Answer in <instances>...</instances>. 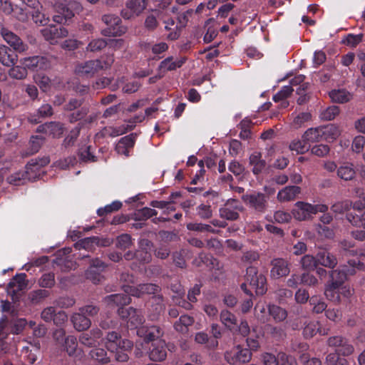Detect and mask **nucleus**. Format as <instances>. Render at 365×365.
I'll return each instance as SVG.
<instances>
[{
    "instance_id": "b1692460",
    "label": "nucleus",
    "mask_w": 365,
    "mask_h": 365,
    "mask_svg": "<svg viewBox=\"0 0 365 365\" xmlns=\"http://www.w3.org/2000/svg\"><path fill=\"white\" fill-rule=\"evenodd\" d=\"M102 337V331L99 329H93L89 333H83L79 336V341L87 346H96L100 344Z\"/></svg>"
},
{
    "instance_id": "7c9ffc66",
    "label": "nucleus",
    "mask_w": 365,
    "mask_h": 365,
    "mask_svg": "<svg viewBox=\"0 0 365 365\" xmlns=\"http://www.w3.org/2000/svg\"><path fill=\"white\" fill-rule=\"evenodd\" d=\"M337 176L345 181L351 180L356 175L354 166L351 163H343L336 170Z\"/></svg>"
},
{
    "instance_id": "de8ad7c7",
    "label": "nucleus",
    "mask_w": 365,
    "mask_h": 365,
    "mask_svg": "<svg viewBox=\"0 0 365 365\" xmlns=\"http://www.w3.org/2000/svg\"><path fill=\"white\" fill-rule=\"evenodd\" d=\"M11 67L9 71V75L11 78L17 80H22L26 78L28 72L25 66L21 64V66L14 65Z\"/></svg>"
},
{
    "instance_id": "5fc2aeb1",
    "label": "nucleus",
    "mask_w": 365,
    "mask_h": 365,
    "mask_svg": "<svg viewBox=\"0 0 365 365\" xmlns=\"http://www.w3.org/2000/svg\"><path fill=\"white\" fill-rule=\"evenodd\" d=\"M89 108L87 106L80 107L78 110L73 111L68 115L70 123H75L78 120H83V118L88 114Z\"/></svg>"
},
{
    "instance_id": "0e129e2a",
    "label": "nucleus",
    "mask_w": 365,
    "mask_h": 365,
    "mask_svg": "<svg viewBox=\"0 0 365 365\" xmlns=\"http://www.w3.org/2000/svg\"><path fill=\"white\" fill-rule=\"evenodd\" d=\"M73 16L74 14L73 11H71L69 8H63L62 13H61L59 15L53 16V19L54 21L58 24H65Z\"/></svg>"
},
{
    "instance_id": "603ef678",
    "label": "nucleus",
    "mask_w": 365,
    "mask_h": 365,
    "mask_svg": "<svg viewBox=\"0 0 365 365\" xmlns=\"http://www.w3.org/2000/svg\"><path fill=\"white\" fill-rule=\"evenodd\" d=\"M122 207V202L120 201H113L111 204L101 207L97 210V214L100 217H103L108 213L118 211Z\"/></svg>"
},
{
    "instance_id": "a19ab883",
    "label": "nucleus",
    "mask_w": 365,
    "mask_h": 365,
    "mask_svg": "<svg viewBox=\"0 0 365 365\" xmlns=\"http://www.w3.org/2000/svg\"><path fill=\"white\" fill-rule=\"evenodd\" d=\"M321 127L309 128L303 135L304 141L314 143L322 140Z\"/></svg>"
},
{
    "instance_id": "49530a36",
    "label": "nucleus",
    "mask_w": 365,
    "mask_h": 365,
    "mask_svg": "<svg viewBox=\"0 0 365 365\" xmlns=\"http://www.w3.org/2000/svg\"><path fill=\"white\" fill-rule=\"evenodd\" d=\"M195 340L197 343L201 344L207 343V346L210 349H215L218 346L217 340H216V339L209 340L207 334L204 332L197 333L195 334Z\"/></svg>"
},
{
    "instance_id": "774afa93",
    "label": "nucleus",
    "mask_w": 365,
    "mask_h": 365,
    "mask_svg": "<svg viewBox=\"0 0 365 365\" xmlns=\"http://www.w3.org/2000/svg\"><path fill=\"white\" fill-rule=\"evenodd\" d=\"M338 352L329 353L326 359L327 365H346V360L339 358Z\"/></svg>"
},
{
    "instance_id": "f8f14e48",
    "label": "nucleus",
    "mask_w": 365,
    "mask_h": 365,
    "mask_svg": "<svg viewBox=\"0 0 365 365\" xmlns=\"http://www.w3.org/2000/svg\"><path fill=\"white\" fill-rule=\"evenodd\" d=\"M0 34L4 41L16 52L21 53L28 50V45L17 34L8 29L2 27Z\"/></svg>"
},
{
    "instance_id": "bf43d9fd",
    "label": "nucleus",
    "mask_w": 365,
    "mask_h": 365,
    "mask_svg": "<svg viewBox=\"0 0 365 365\" xmlns=\"http://www.w3.org/2000/svg\"><path fill=\"white\" fill-rule=\"evenodd\" d=\"M48 135L53 138H60L64 133L63 125L58 122H49Z\"/></svg>"
},
{
    "instance_id": "13d9d810",
    "label": "nucleus",
    "mask_w": 365,
    "mask_h": 365,
    "mask_svg": "<svg viewBox=\"0 0 365 365\" xmlns=\"http://www.w3.org/2000/svg\"><path fill=\"white\" fill-rule=\"evenodd\" d=\"M339 113V108L336 106H331L321 112L320 117L324 120H331Z\"/></svg>"
},
{
    "instance_id": "c03bdc74",
    "label": "nucleus",
    "mask_w": 365,
    "mask_h": 365,
    "mask_svg": "<svg viewBox=\"0 0 365 365\" xmlns=\"http://www.w3.org/2000/svg\"><path fill=\"white\" fill-rule=\"evenodd\" d=\"M193 319L187 315H182L179 320L175 323V329L179 332H186L187 327L192 325Z\"/></svg>"
},
{
    "instance_id": "ea45409f",
    "label": "nucleus",
    "mask_w": 365,
    "mask_h": 365,
    "mask_svg": "<svg viewBox=\"0 0 365 365\" xmlns=\"http://www.w3.org/2000/svg\"><path fill=\"white\" fill-rule=\"evenodd\" d=\"M220 320L222 323L230 330H233L237 327V319L235 316L227 310L222 311L220 314Z\"/></svg>"
},
{
    "instance_id": "f03ea898",
    "label": "nucleus",
    "mask_w": 365,
    "mask_h": 365,
    "mask_svg": "<svg viewBox=\"0 0 365 365\" xmlns=\"http://www.w3.org/2000/svg\"><path fill=\"white\" fill-rule=\"evenodd\" d=\"M118 313L123 319H126L127 325L130 329H137V334L144 339L149 340L153 339L155 331H158L156 327H148L144 326V317L140 310L133 309L132 307H120Z\"/></svg>"
},
{
    "instance_id": "f257e3e1",
    "label": "nucleus",
    "mask_w": 365,
    "mask_h": 365,
    "mask_svg": "<svg viewBox=\"0 0 365 365\" xmlns=\"http://www.w3.org/2000/svg\"><path fill=\"white\" fill-rule=\"evenodd\" d=\"M347 273L354 274V269L346 270L344 266L341 269H332L329 272V279L324 285L325 297H334L335 294L338 297H349L354 294V289L349 285H344Z\"/></svg>"
},
{
    "instance_id": "412c9836",
    "label": "nucleus",
    "mask_w": 365,
    "mask_h": 365,
    "mask_svg": "<svg viewBox=\"0 0 365 365\" xmlns=\"http://www.w3.org/2000/svg\"><path fill=\"white\" fill-rule=\"evenodd\" d=\"M18 61V55L15 51L10 47L1 45L0 46V63L6 67H11Z\"/></svg>"
},
{
    "instance_id": "7ed1b4c3",
    "label": "nucleus",
    "mask_w": 365,
    "mask_h": 365,
    "mask_svg": "<svg viewBox=\"0 0 365 365\" xmlns=\"http://www.w3.org/2000/svg\"><path fill=\"white\" fill-rule=\"evenodd\" d=\"M246 282L241 284V289L245 294L254 296H262L267 291V280L264 274H259L257 267L250 266L246 269L245 274Z\"/></svg>"
},
{
    "instance_id": "4d7b16f0",
    "label": "nucleus",
    "mask_w": 365,
    "mask_h": 365,
    "mask_svg": "<svg viewBox=\"0 0 365 365\" xmlns=\"http://www.w3.org/2000/svg\"><path fill=\"white\" fill-rule=\"evenodd\" d=\"M363 36L362 34L356 35L349 34L342 39L341 42L351 48H354L362 41Z\"/></svg>"
},
{
    "instance_id": "6e6d98bb",
    "label": "nucleus",
    "mask_w": 365,
    "mask_h": 365,
    "mask_svg": "<svg viewBox=\"0 0 365 365\" xmlns=\"http://www.w3.org/2000/svg\"><path fill=\"white\" fill-rule=\"evenodd\" d=\"M108 42L103 38L93 39L87 46L86 50L91 52H98L106 48Z\"/></svg>"
},
{
    "instance_id": "9d476101",
    "label": "nucleus",
    "mask_w": 365,
    "mask_h": 365,
    "mask_svg": "<svg viewBox=\"0 0 365 365\" xmlns=\"http://www.w3.org/2000/svg\"><path fill=\"white\" fill-rule=\"evenodd\" d=\"M102 21L108 28L103 29L101 34L105 36H120L126 31V28L121 26L120 19L114 14H105L102 16Z\"/></svg>"
},
{
    "instance_id": "680f3d73",
    "label": "nucleus",
    "mask_w": 365,
    "mask_h": 365,
    "mask_svg": "<svg viewBox=\"0 0 365 365\" xmlns=\"http://www.w3.org/2000/svg\"><path fill=\"white\" fill-rule=\"evenodd\" d=\"M80 130V126H76L72 129L70 133L63 140V145L66 148L73 145L79 135Z\"/></svg>"
},
{
    "instance_id": "0eeeda50",
    "label": "nucleus",
    "mask_w": 365,
    "mask_h": 365,
    "mask_svg": "<svg viewBox=\"0 0 365 365\" xmlns=\"http://www.w3.org/2000/svg\"><path fill=\"white\" fill-rule=\"evenodd\" d=\"M328 206L324 204L312 205L304 202H297L292 211L294 218L299 221L309 220L317 212H325Z\"/></svg>"
},
{
    "instance_id": "e433bc0d",
    "label": "nucleus",
    "mask_w": 365,
    "mask_h": 365,
    "mask_svg": "<svg viewBox=\"0 0 365 365\" xmlns=\"http://www.w3.org/2000/svg\"><path fill=\"white\" fill-rule=\"evenodd\" d=\"M304 324L305 327L304 328L303 334L306 337H312L318 331L322 335L327 334L324 329H320L319 324L317 322L312 321L309 322L308 323L306 322Z\"/></svg>"
},
{
    "instance_id": "09e8293b",
    "label": "nucleus",
    "mask_w": 365,
    "mask_h": 365,
    "mask_svg": "<svg viewBox=\"0 0 365 365\" xmlns=\"http://www.w3.org/2000/svg\"><path fill=\"white\" fill-rule=\"evenodd\" d=\"M91 149V147L90 145L79 149L78 156L81 161L83 163H92L97 160L96 156L92 153Z\"/></svg>"
},
{
    "instance_id": "4be33fe9",
    "label": "nucleus",
    "mask_w": 365,
    "mask_h": 365,
    "mask_svg": "<svg viewBox=\"0 0 365 365\" xmlns=\"http://www.w3.org/2000/svg\"><path fill=\"white\" fill-rule=\"evenodd\" d=\"M300 192L301 187L299 186H286L278 192L277 199L280 202L294 201Z\"/></svg>"
},
{
    "instance_id": "5701e85b",
    "label": "nucleus",
    "mask_w": 365,
    "mask_h": 365,
    "mask_svg": "<svg viewBox=\"0 0 365 365\" xmlns=\"http://www.w3.org/2000/svg\"><path fill=\"white\" fill-rule=\"evenodd\" d=\"M134 128V125H122L118 127L108 126L103 128L98 133L96 134V137H116L125 133L128 130H130Z\"/></svg>"
},
{
    "instance_id": "473e14b6",
    "label": "nucleus",
    "mask_w": 365,
    "mask_h": 365,
    "mask_svg": "<svg viewBox=\"0 0 365 365\" xmlns=\"http://www.w3.org/2000/svg\"><path fill=\"white\" fill-rule=\"evenodd\" d=\"M329 97L334 102L344 103L349 101L352 96L349 91L344 89H338L331 91L329 93Z\"/></svg>"
},
{
    "instance_id": "9b49d317",
    "label": "nucleus",
    "mask_w": 365,
    "mask_h": 365,
    "mask_svg": "<svg viewBox=\"0 0 365 365\" xmlns=\"http://www.w3.org/2000/svg\"><path fill=\"white\" fill-rule=\"evenodd\" d=\"M160 335V331H155L153 339H144L145 343L147 344L149 341H152L150 346L149 357L151 360L155 361H161L167 356V346L165 341L162 339H157Z\"/></svg>"
},
{
    "instance_id": "37998d69",
    "label": "nucleus",
    "mask_w": 365,
    "mask_h": 365,
    "mask_svg": "<svg viewBox=\"0 0 365 365\" xmlns=\"http://www.w3.org/2000/svg\"><path fill=\"white\" fill-rule=\"evenodd\" d=\"M184 62V60L173 61L172 58H167L160 63L159 68L164 72L168 71H173L177 68L181 67Z\"/></svg>"
},
{
    "instance_id": "ddd939ff",
    "label": "nucleus",
    "mask_w": 365,
    "mask_h": 365,
    "mask_svg": "<svg viewBox=\"0 0 365 365\" xmlns=\"http://www.w3.org/2000/svg\"><path fill=\"white\" fill-rule=\"evenodd\" d=\"M123 288L128 297H140V295L145 294H153L160 297L161 290L158 285L152 283L140 284L138 287L124 285Z\"/></svg>"
},
{
    "instance_id": "a211bd4d",
    "label": "nucleus",
    "mask_w": 365,
    "mask_h": 365,
    "mask_svg": "<svg viewBox=\"0 0 365 365\" xmlns=\"http://www.w3.org/2000/svg\"><path fill=\"white\" fill-rule=\"evenodd\" d=\"M328 345L333 348L336 352L344 356H348L354 351V347L346 339L341 336H333L328 339Z\"/></svg>"
},
{
    "instance_id": "4c0bfd02",
    "label": "nucleus",
    "mask_w": 365,
    "mask_h": 365,
    "mask_svg": "<svg viewBox=\"0 0 365 365\" xmlns=\"http://www.w3.org/2000/svg\"><path fill=\"white\" fill-rule=\"evenodd\" d=\"M165 29L169 31L170 33L167 36L168 40L174 41L178 39L180 36V30L178 26L175 25V21L172 19L165 21Z\"/></svg>"
},
{
    "instance_id": "423d86ee",
    "label": "nucleus",
    "mask_w": 365,
    "mask_h": 365,
    "mask_svg": "<svg viewBox=\"0 0 365 365\" xmlns=\"http://www.w3.org/2000/svg\"><path fill=\"white\" fill-rule=\"evenodd\" d=\"M113 62V56L108 55L101 59L89 60L77 63L75 72L80 76L91 78L100 71L110 68Z\"/></svg>"
},
{
    "instance_id": "a18cd8bd",
    "label": "nucleus",
    "mask_w": 365,
    "mask_h": 365,
    "mask_svg": "<svg viewBox=\"0 0 365 365\" xmlns=\"http://www.w3.org/2000/svg\"><path fill=\"white\" fill-rule=\"evenodd\" d=\"M64 349L69 356H74L77 352L78 343L74 336H68L64 340Z\"/></svg>"
},
{
    "instance_id": "58836bf2",
    "label": "nucleus",
    "mask_w": 365,
    "mask_h": 365,
    "mask_svg": "<svg viewBox=\"0 0 365 365\" xmlns=\"http://www.w3.org/2000/svg\"><path fill=\"white\" fill-rule=\"evenodd\" d=\"M252 125V122L248 118H245L240 121L237 127L241 130L240 133V138L242 140H248L251 138L252 133L250 128Z\"/></svg>"
},
{
    "instance_id": "8fccbe9b",
    "label": "nucleus",
    "mask_w": 365,
    "mask_h": 365,
    "mask_svg": "<svg viewBox=\"0 0 365 365\" xmlns=\"http://www.w3.org/2000/svg\"><path fill=\"white\" fill-rule=\"evenodd\" d=\"M45 138L41 136H31L29 141V155L36 153L44 143Z\"/></svg>"
},
{
    "instance_id": "f704fd0d",
    "label": "nucleus",
    "mask_w": 365,
    "mask_h": 365,
    "mask_svg": "<svg viewBox=\"0 0 365 365\" xmlns=\"http://www.w3.org/2000/svg\"><path fill=\"white\" fill-rule=\"evenodd\" d=\"M186 227L188 230L199 232H210L213 234H218L220 232V230L212 228L210 225L204 223L190 222L187 224Z\"/></svg>"
},
{
    "instance_id": "4468645a",
    "label": "nucleus",
    "mask_w": 365,
    "mask_h": 365,
    "mask_svg": "<svg viewBox=\"0 0 365 365\" xmlns=\"http://www.w3.org/2000/svg\"><path fill=\"white\" fill-rule=\"evenodd\" d=\"M243 210V207L238 200L229 199L227 202L220 208L219 215L221 218L234 221L240 217L239 212Z\"/></svg>"
},
{
    "instance_id": "6ab92c4d",
    "label": "nucleus",
    "mask_w": 365,
    "mask_h": 365,
    "mask_svg": "<svg viewBox=\"0 0 365 365\" xmlns=\"http://www.w3.org/2000/svg\"><path fill=\"white\" fill-rule=\"evenodd\" d=\"M20 63L25 66L26 69L37 71L46 69L48 66V59L44 56H34L20 59Z\"/></svg>"
},
{
    "instance_id": "79ce46f5",
    "label": "nucleus",
    "mask_w": 365,
    "mask_h": 365,
    "mask_svg": "<svg viewBox=\"0 0 365 365\" xmlns=\"http://www.w3.org/2000/svg\"><path fill=\"white\" fill-rule=\"evenodd\" d=\"M300 264L304 270L308 272L314 270L318 265L317 256L314 257L311 255H305L301 258Z\"/></svg>"
},
{
    "instance_id": "338daca9",
    "label": "nucleus",
    "mask_w": 365,
    "mask_h": 365,
    "mask_svg": "<svg viewBox=\"0 0 365 365\" xmlns=\"http://www.w3.org/2000/svg\"><path fill=\"white\" fill-rule=\"evenodd\" d=\"M133 244L131 236L128 234H123L118 237L116 247L121 250L129 248Z\"/></svg>"
},
{
    "instance_id": "cd10ccee",
    "label": "nucleus",
    "mask_w": 365,
    "mask_h": 365,
    "mask_svg": "<svg viewBox=\"0 0 365 365\" xmlns=\"http://www.w3.org/2000/svg\"><path fill=\"white\" fill-rule=\"evenodd\" d=\"M20 298H11V301L6 299L1 301V309L4 312H9L12 315H18L21 310Z\"/></svg>"
},
{
    "instance_id": "dca6fc26",
    "label": "nucleus",
    "mask_w": 365,
    "mask_h": 365,
    "mask_svg": "<svg viewBox=\"0 0 365 365\" xmlns=\"http://www.w3.org/2000/svg\"><path fill=\"white\" fill-rule=\"evenodd\" d=\"M106 267L105 264L98 259H93L91 266L86 272V277L91 280L93 284L101 283L105 277L102 272Z\"/></svg>"
},
{
    "instance_id": "e2e57ef3",
    "label": "nucleus",
    "mask_w": 365,
    "mask_h": 365,
    "mask_svg": "<svg viewBox=\"0 0 365 365\" xmlns=\"http://www.w3.org/2000/svg\"><path fill=\"white\" fill-rule=\"evenodd\" d=\"M196 210L197 215L202 220L210 219L212 216V211L210 205L202 203L197 207Z\"/></svg>"
},
{
    "instance_id": "c85d7f7f",
    "label": "nucleus",
    "mask_w": 365,
    "mask_h": 365,
    "mask_svg": "<svg viewBox=\"0 0 365 365\" xmlns=\"http://www.w3.org/2000/svg\"><path fill=\"white\" fill-rule=\"evenodd\" d=\"M71 322L74 328L78 331L88 329L91 324V320L81 312L73 314Z\"/></svg>"
},
{
    "instance_id": "20e7f679",
    "label": "nucleus",
    "mask_w": 365,
    "mask_h": 365,
    "mask_svg": "<svg viewBox=\"0 0 365 365\" xmlns=\"http://www.w3.org/2000/svg\"><path fill=\"white\" fill-rule=\"evenodd\" d=\"M104 341L106 349L110 352L115 354V359L118 361L125 362L129 359L128 351H130L133 344L128 339H122L120 336L115 331L108 333Z\"/></svg>"
},
{
    "instance_id": "69168bd1",
    "label": "nucleus",
    "mask_w": 365,
    "mask_h": 365,
    "mask_svg": "<svg viewBox=\"0 0 365 365\" xmlns=\"http://www.w3.org/2000/svg\"><path fill=\"white\" fill-rule=\"evenodd\" d=\"M351 206V202L349 200L336 202L331 205V210L333 212L336 214H341L348 211Z\"/></svg>"
},
{
    "instance_id": "1a4fd4ad",
    "label": "nucleus",
    "mask_w": 365,
    "mask_h": 365,
    "mask_svg": "<svg viewBox=\"0 0 365 365\" xmlns=\"http://www.w3.org/2000/svg\"><path fill=\"white\" fill-rule=\"evenodd\" d=\"M224 357L229 364H244L251 361L252 353L241 345H236L230 350L226 351Z\"/></svg>"
},
{
    "instance_id": "39448f33",
    "label": "nucleus",
    "mask_w": 365,
    "mask_h": 365,
    "mask_svg": "<svg viewBox=\"0 0 365 365\" xmlns=\"http://www.w3.org/2000/svg\"><path fill=\"white\" fill-rule=\"evenodd\" d=\"M50 159L48 156L31 159L26 165L25 171L11 174L7 178V182L11 185H19L24 184L26 179H34L37 175H39L40 168L48 165Z\"/></svg>"
},
{
    "instance_id": "3c124183",
    "label": "nucleus",
    "mask_w": 365,
    "mask_h": 365,
    "mask_svg": "<svg viewBox=\"0 0 365 365\" xmlns=\"http://www.w3.org/2000/svg\"><path fill=\"white\" fill-rule=\"evenodd\" d=\"M269 312L277 322L283 321L287 316V312L284 309L276 305H269Z\"/></svg>"
},
{
    "instance_id": "72a5a7b5",
    "label": "nucleus",
    "mask_w": 365,
    "mask_h": 365,
    "mask_svg": "<svg viewBox=\"0 0 365 365\" xmlns=\"http://www.w3.org/2000/svg\"><path fill=\"white\" fill-rule=\"evenodd\" d=\"M158 212L150 207H145L143 208L137 210L133 214V219L136 221H143L156 216Z\"/></svg>"
},
{
    "instance_id": "864d4df0",
    "label": "nucleus",
    "mask_w": 365,
    "mask_h": 365,
    "mask_svg": "<svg viewBox=\"0 0 365 365\" xmlns=\"http://www.w3.org/2000/svg\"><path fill=\"white\" fill-rule=\"evenodd\" d=\"M90 356L92 359L103 363L109 362V358L107 356V352L101 348H95L90 351Z\"/></svg>"
},
{
    "instance_id": "6e6552de",
    "label": "nucleus",
    "mask_w": 365,
    "mask_h": 365,
    "mask_svg": "<svg viewBox=\"0 0 365 365\" xmlns=\"http://www.w3.org/2000/svg\"><path fill=\"white\" fill-rule=\"evenodd\" d=\"M242 200L246 206L257 213H264L269 207V196L262 192L246 193L242 196Z\"/></svg>"
},
{
    "instance_id": "2eb2a0df",
    "label": "nucleus",
    "mask_w": 365,
    "mask_h": 365,
    "mask_svg": "<svg viewBox=\"0 0 365 365\" xmlns=\"http://www.w3.org/2000/svg\"><path fill=\"white\" fill-rule=\"evenodd\" d=\"M28 288V281L25 273L16 274L7 285V294L10 297L21 295Z\"/></svg>"
},
{
    "instance_id": "c9c22d12",
    "label": "nucleus",
    "mask_w": 365,
    "mask_h": 365,
    "mask_svg": "<svg viewBox=\"0 0 365 365\" xmlns=\"http://www.w3.org/2000/svg\"><path fill=\"white\" fill-rule=\"evenodd\" d=\"M148 0H128L126 7L135 15H140L146 8Z\"/></svg>"
},
{
    "instance_id": "aec40b11",
    "label": "nucleus",
    "mask_w": 365,
    "mask_h": 365,
    "mask_svg": "<svg viewBox=\"0 0 365 365\" xmlns=\"http://www.w3.org/2000/svg\"><path fill=\"white\" fill-rule=\"evenodd\" d=\"M271 264L272 267L270 271V275L272 278L278 279L285 277L288 275L290 272L289 263L284 259H274Z\"/></svg>"
},
{
    "instance_id": "2f4dec72",
    "label": "nucleus",
    "mask_w": 365,
    "mask_h": 365,
    "mask_svg": "<svg viewBox=\"0 0 365 365\" xmlns=\"http://www.w3.org/2000/svg\"><path fill=\"white\" fill-rule=\"evenodd\" d=\"M30 346H24L22 348V354L24 355L30 364H34L36 361V354L40 349V344L38 341H34V344H30Z\"/></svg>"
},
{
    "instance_id": "bb28decb",
    "label": "nucleus",
    "mask_w": 365,
    "mask_h": 365,
    "mask_svg": "<svg viewBox=\"0 0 365 365\" xmlns=\"http://www.w3.org/2000/svg\"><path fill=\"white\" fill-rule=\"evenodd\" d=\"M249 163L252 166V170L255 175L262 173L266 165L265 160L262 159L261 153L258 151H255L250 155Z\"/></svg>"
},
{
    "instance_id": "c756f323",
    "label": "nucleus",
    "mask_w": 365,
    "mask_h": 365,
    "mask_svg": "<svg viewBox=\"0 0 365 365\" xmlns=\"http://www.w3.org/2000/svg\"><path fill=\"white\" fill-rule=\"evenodd\" d=\"M321 131L322 140L329 142L334 140L340 135L339 128L334 124H329L326 126L321 127Z\"/></svg>"
},
{
    "instance_id": "a878e982",
    "label": "nucleus",
    "mask_w": 365,
    "mask_h": 365,
    "mask_svg": "<svg viewBox=\"0 0 365 365\" xmlns=\"http://www.w3.org/2000/svg\"><path fill=\"white\" fill-rule=\"evenodd\" d=\"M96 245H101L102 246H108L110 245V242L107 240H103L101 243H100V239L98 237H86L81 240H78L75 243V247L78 250L85 249V250H91L93 246Z\"/></svg>"
},
{
    "instance_id": "393cba45",
    "label": "nucleus",
    "mask_w": 365,
    "mask_h": 365,
    "mask_svg": "<svg viewBox=\"0 0 365 365\" xmlns=\"http://www.w3.org/2000/svg\"><path fill=\"white\" fill-rule=\"evenodd\" d=\"M318 264L334 269L338 263L336 257L326 250H321L317 254Z\"/></svg>"
},
{
    "instance_id": "f3484780",
    "label": "nucleus",
    "mask_w": 365,
    "mask_h": 365,
    "mask_svg": "<svg viewBox=\"0 0 365 365\" xmlns=\"http://www.w3.org/2000/svg\"><path fill=\"white\" fill-rule=\"evenodd\" d=\"M44 39L51 44H56L59 39L66 37L68 35V30L62 26H49L41 30Z\"/></svg>"
},
{
    "instance_id": "052dcab7",
    "label": "nucleus",
    "mask_w": 365,
    "mask_h": 365,
    "mask_svg": "<svg viewBox=\"0 0 365 365\" xmlns=\"http://www.w3.org/2000/svg\"><path fill=\"white\" fill-rule=\"evenodd\" d=\"M32 19L35 24L39 26H44L49 22V16L46 13L37 9L33 11Z\"/></svg>"
}]
</instances>
